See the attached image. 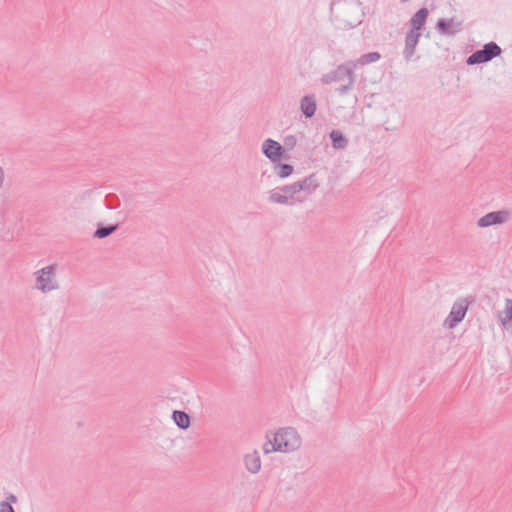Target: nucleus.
<instances>
[{
    "mask_svg": "<svg viewBox=\"0 0 512 512\" xmlns=\"http://www.w3.org/2000/svg\"><path fill=\"white\" fill-rule=\"evenodd\" d=\"M274 444L279 452H293L301 446V437L292 427L280 428L274 434Z\"/></svg>",
    "mask_w": 512,
    "mask_h": 512,
    "instance_id": "nucleus-2",
    "label": "nucleus"
},
{
    "mask_svg": "<svg viewBox=\"0 0 512 512\" xmlns=\"http://www.w3.org/2000/svg\"><path fill=\"white\" fill-rule=\"evenodd\" d=\"M355 68V62L347 61L338 65L330 72L323 74L321 77V82L326 85L339 82L340 85L335 89V92L340 96H345L349 94L354 88L356 80L354 74Z\"/></svg>",
    "mask_w": 512,
    "mask_h": 512,
    "instance_id": "nucleus-1",
    "label": "nucleus"
},
{
    "mask_svg": "<svg viewBox=\"0 0 512 512\" xmlns=\"http://www.w3.org/2000/svg\"><path fill=\"white\" fill-rule=\"evenodd\" d=\"M453 23H454L453 18H450V19L440 18L436 23V29L440 34L454 35L457 31L460 30V28L453 29L452 28Z\"/></svg>",
    "mask_w": 512,
    "mask_h": 512,
    "instance_id": "nucleus-14",
    "label": "nucleus"
},
{
    "mask_svg": "<svg viewBox=\"0 0 512 512\" xmlns=\"http://www.w3.org/2000/svg\"><path fill=\"white\" fill-rule=\"evenodd\" d=\"M501 53V47L497 43L491 41L485 44L482 49L476 50L470 56H468L466 63L470 66L486 63L500 56Z\"/></svg>",
    "mask_w": 512,
    "mask_h": 512,
    "instance_id": "nucleus-3",
    "label": "nucleus"
},
{
    "mask_svg": "<svg viewBox=\"0 0 512 512\" xmlns=\"http://www.w3.org/2000/svg\"><path fill=\"white\" fill-rule=\"evenodd\" d=\"M5 501H6V502H9V503H10V505H11L12 503H16V502L18 501V498H17V496H16V495H14V494H12V493H9V494L7 495V497H6V500H5Z\"/></svg>",
    "mask_w": 512,
    "mask_h": 512,
    "instance_id": "nucleus-26",
    "label": "nucleus"
},
{
    "mask_svg": "<svg viewBox=\"0 0 512 512\" xmlns=\"http://www.w3.org/2000/svg\"><path fill=\"white\" fill-rule=\"evenodd\" d=\"M262 152L271 162H278L282 158H288V156L284 155L282 145L271 138H268L263 142Z\"/></svg>",
    "mask_w": 512,
    "mask_h": 512,
    "instance_id": "nucleus-7",
    "label": "nucleus"
},
{
    "mask_svg": "<svg viewBox=\"0 0 512 512\" xmlns=\"http://www.w3.org/2000/svg\"><path fill=\"white\" fill-rule=\"evenodd\" d=\"M300 109L306 118H312L315 115L317 104L314 94H308L301 98Z\"/></svg>",
    "mask_w": 512,
    "mask_h": 512,
    "instance_id": "nucleus-10",
    "label": "nucleus"
},
{
    "mask_svg": "<svg viewBox=\"0 0 512 512\" xmlns=\"http://www.w3.org/2000/svg\"><path fill=\"white\" fill-rule=\"evenodd\" d=\"M421 36L420 32H416L414 30H409L405 36V47L403 50L404 58L409 61L413 54L415 53V48L419 42V38Z\"/></svg>",
    "mask_w": 512,
    "mask_h": 512,
    "instance_id": "nucleus-8",
    "label": "nucleus"
},
{
    "mask_svg": "<svg viewBox=\"0 0 512 512\" xmlns=\"http://www.w3.org/2000/svg\"><path fill=\"white\" fill-rule=\"evenodd\" d=\"M172 419L181 430H187L191 425V417L185 411L174 410Z\"/></svg>",
    "mask_w": 512,
    "mask_h": 512,
    "instance_id": "nucleus-13",
    "label": "nucleus"
},
{
    "mask_svg": "<svg viewBox=\"0 0 512 512\" xmlns=\"http://www.w3.org/2000/svg\"><path fill=\"white\" fill-rule=\"evenodd\" d=\"M4 180H5V173H4L3 168L0 166V189L3 187Z\"/></svg>",
    "mask_w": 512,
    "mask_h": 512,
    "instance_id": "nucleus-27",
    "label": "nucleus"
},
{
    "mask_svg": "<svg viewBox=\"0 0 512 512\" xmlns=\"http://www.w3.org/2000/svg\"><path fill=\"white\" fill-rule=\"evenodd\" d=\"M280 191L287 196L288 201L293 198L295 194L299 193L295 182L280 187Z\"/></svg>",
    "mask_w": 512,
    "mask_h": 512,
    "instance_id": "nucleus-22",
    "label": "nucleus"
},
{
    "mask_svg": "<svg viewBox=\"0 0 512 512\" xmlns=\"http://www.w3.org/2000/svg\"><path fill=\"white\" fill-rule=\"evenodd\" d=\"M0 512H15L12 505L9 502L2 501L0 503Z\"/></svg>",
    "mask_w": 512,
    "mask_h": 512,
    "instance_id": "nucleus-25",
    "label": "nucleus"
},
{
    "mask_svg": "<svg viewBox=\"0 0 512 512\" xmlns=\"http://www.w3.org/2000/svg\"><path fill=\"white\" fill-rule=\"evenodd\" d=\"M297 144V138L295 135H287L283 140V150L286 149L288 151L292 150Z\"/></svg>",
    "mask_w": 512,
    "mask_h": 512,
    "instance_id": "nucleus-23",
    "label": "nucleus"
},
{
    "mask_svg": "<svg viewBox=\"0 0 512 512\" xmlns=\"http://www.w3.org/2000/svg\"><path fill=\"white\" fill-rule=\"evenodd\" d=\"M329 137L334 149H345L348 146V139L340 130H332L329 134Z\"/></svg>",
    "mask_w": 512,
    "mask_h": 512,
    "instance_id": "nucleus-15",
    "label": "nucleus"
},
{
    "mask_svg": "<svg viewBox=\"0 0 512 512\" xmlns=\"http://www.w3.org/2000/svg\"><path fill=\"white\" fill-rule=\"evenodd\" d=\"M263 452L265 454H268V453H271V452H279V450L276 449V445L274 444V438L273 439H268L264 444H263Z\"/></svg>",
    "mask_w": 512,
    "mask_h": 512,
    "instance_id": "nucleus-24",
    "label": "nucleus"
},
{
    "mask_svg": "<svg viewBox=\"0 0 512 512\" xmlns=\"http://www.w3.org/2000/svg\"><path fill=\"white\" fill-rule=\"evenodd\" d=\"M473 300H468L467 298H461L457 300L448 314L447 318L444 321V326L449 329L455 328L464 318L468 310L469 304Z\"/></svg>",
    "mask_w": 512,
    "mask_h": 512,
    "instance_id": "nucleus-5",
    "label": "nucleus"
},
{
    "mask_svg": "<svg viewBox=\"0 0 512 512\" xmlns=\"http://www.w3.org/2000/svg\"><path fill=\"white\" fill-rule=\"evenodd\" d=\"M298 192L304 191L306 194H312L319 187L318 178L315 173L306 176L304 179L296 181Z\"/></svg>",
    "mask_w": 512,
    "mask_h": 512,
    "instance_id": "nucleus-9",
    "label": "nucleus"
},
{
    "mask_svg": "<svg viewBox=\"0 0 512 512\" xmlns=\"http://www.w3.org/2000/svg\"><path fill=\"white\" fill-rule=\"evenodd\" d=\"M268 198H269V201L272 203H277V204H282V205H286L289 203V201L287 200V196L284 195L282 193V191H280V187L272 189L269 192Z\"/></svg>",
    "mask_w": 512,
    "mask_h": 512,
    "instance_id": "nucleus-19",
    "label": "nucleus"
},
{
    "mask_svg": "<svg viewBox=\"0 0 512 512\" xmlns=\"http://www.w3.org/2000/svg\"><path fill=\"white\" fill-rule=\"evenodd\" d=\"M380 58H381L380 53H378V52H369V53L361 55V57L355 63H356V65L357 64L366 65V64H369V63H372V62H376Z\"/></svg>",
    "mask_w": 512,
    "mask_h": 512,
    "instance_id": "nucleus-20",
    "label": "nucleus"
},
{
    "mask_svg": "<svg viewBox=\"0 0 512 512\" xmlns=\"http://www.w3.org/2000/svg\"><path fill=\"white\" fill-rule=\"evenodd\" d=\"M105 205L108 209H117L120 206V199L115 194H108L105 197Z\"/></svg>",
    "mask_w": 512,
    "mask_h": 512,
    "instance_id": "nucleus-21",
    "label": "nucleus"
},
{
    "mask_svg": "<svg viewBox=\"0 0 512 512\" xmlns=\"http://www.w3.org/2000/svg\"><path fill=\"white\" fill-rule=\"evenodd\" d=\"M245 467L253 474L259 472L261 469L260 455L257 451L247 454L244 458Z\"/></svg>",
    "mask_w": 512,
    "mask_h": 512,
    "instance_id": "nucleus-12",
    "label": "nucleus"
},
{
    "mask_svg": "<svg viewBox=\"0 0 512 512\" xmlns=\"http://www.w3.org/2000/svg\"><path fill=\"white\" fill-rule=\"evenodd\" d=\"M505 316L501 317V324L504 328L509 329L512 327V299L507 298L505 300Z\"/></svg>",
    "mask_w": 512,
    "mask_h": 512,
    "instance_id": "nucleus-18",
    "label": "nucleus"
},
{
    "mask_svg": "<svg viewBox=\"0 0 512 512\" xmlns=\"http://www.w3.org/2000/svg\"><path fill=\"white\" fill-rule=\"evenodd\" d=\"M273 163H274V165H273V172L279 178H287L294 171V167L291 164L281 163L280 161L273 162Z\"/></svg>",
    "mask_w": 512,
    "mask_h": 512,
    "instance_id": "nucleus-17",
    "label": "nucleus"
},
{
    "mask_svg": "<svg viewBox=\"0 0 512 512\" xmlns=\"http://www.w3.org/2000/svg\"><path fill=\"white\" fill-rule=\"evenodd\" d=\"M510 212L508 210L492 211L478 219L477 225L481 228H486L492 225L503 224L510 219Z\"/></svg>",
    "mask_w": 512,
    "mask_h": 512,
    "instance_id": "nucleus-6",
    "label": "nucleus"
},
{
    "mask_svg": "<svg viewBox=\"0 0 512 512\" xmlns=\"http://www.w3.org/2000/svg\"><path fill=\"white\" fill-rule=\"evenodd\" d=\"M55 265L46 266L40 270H38L35 274L36 276V287L41 290L43 293L50 292L52 290L58 289V283L55 280Z\"/></svg>",
    "mask_w": 512,
    "mask_h": 512,
    "instance_id": "nucleus-4",
    "label": "nucleus"
},
{
    "mask_svg": "<svg viewBox=\"0 0 512 512\" xmlns=\"http://www.w3.org/2000/svg\"><path fill=\"white\" fill-rule=\"evenodd\" d=\"M428 15L429 11L426 7L420 8L410 19V30L420 32L427 21Z\"/></svg>",
    "mask_w": 512,
    "mask_h": 512,
    "instance_id": "nucleus-11",
    "label": "nucleus"
},
{
    "mask_svg": "<svg viewBox=\"0 0 512 512\" xmlns=\"http://www.w3.org/2000/svg\"><path fill=\"white\" fill-rule=\"evenodd\" d=\"M119 228V224H109V225H103L99 223L97 225L96 230L93 233V237L97 239H104L110 235H112L114 232H116Z\"/></svg>",
    "mask_w": 512,
    "mask_h": 512,
    "instance_id": "nucleus-16",
    "label": "nucleus"
}]
</instances>
